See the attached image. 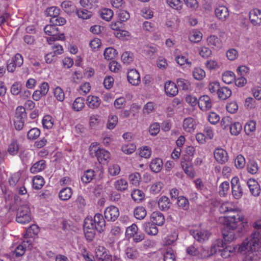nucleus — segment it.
<instances>
[{"mask_svg":"<svg viewBox=\"0 0 261 261\" xmlns=\"http://www.w3.org/2000/svg\"><path fill=\"white\" fill-rule=\"evenodd\" d=\"M19 150V144L17 140H13L9 145L8 151L11 155L17 154Z\"/></svg>","mask_w":261,"mask_h":261,"instance_id":"obj_38","label":"nucleus"},{"mask_svg":"<svg viewBox=\"0 0 261 261\" xmlns=\"http://www.w3.org/2000/svg\"><path fill=\"white\" fill-rule=\"evenodd\" d=\"M146 209L142 206L136 207L134 211V215L138 220L143 219L146 217Z\"/></svg>","mask_w":261,"mask_h":261,"instance_id":"obj_24","label":"nucleus"},{"mask_svg":"<svg viewBox=\"0 0 261 261\" xmlns=\"http://www.w3.org/2000/svg\"><path fill=\"white\" fill-rule=\"evenodd\" d=\"M238 109V106L236 101L231 102L226 106L227 111L231 114L236 113Z\"/></svg>","mask_w":261,"mask_h":261,"instance_id":"obj_62","label":"nucleus"},{"mask_svg":"<svg viewBox=\"0 0 261 261\" xmlns=\"http://www.w3.org/2000/svg\"><path fill=\"white\" fill-rule=\"evenodd\" d=\"M117 50L113 47H108L104 51V56L107 60H112L117 55Z\"/></svg>","mask_w":261,"mask_h":261,"instance_id":"obj_36","label":"nucleus"},{"mask_svg":"<svg viewBox=\"0 0 261 261\" xmlns=\"http://www.w3.org/2000/svg\"><path fill=\"white\" fill-rule=\"evenodd\" d=\"M177 204L184 210H188L189 207V200L184 196H179L178 197Z\"/></svg>","mask_w":261,"mask_h":261,"instance_id":"obj_43","label":"nucleus"},{"mask_svg":"<svg viewBox=\"0 0 261 261\" xmlns=\"http://www.w3.org/2000/svg\"><path fill=\"white\" fill-rule=\"evenodd\" d=\"M93 156H96L98 162L101 163L103 161H106L110 157V153L108 151L98 148L93 150Z\"/></svg>","mask_w":261,"mask_h":261,"instance_id":"obj_16","label":"nucleus"},{"mask_svg":"<svg viewBox=\"0 0 261 261\" xmlns=\"http://www.w3.org/2000/svg\"><path fill=\"white\" fill-rule=\"evenodd\" d=\"M165 91L166 94L173 97L178 93V88L175 84L171 81H168L165 84Z\"/></svg>","mask_w":261,"mask_h":261,"instance_id":"obj_12","label":"nucleus"},{"mask_svg":"<svg viewBox=\"0 0 261 261\" xmlns=\"http://www.w3.org/2000/svg\"><path fill=\"white\" fill-rule=\"evenodd\" d=\"M61 7L62 9L69 15H71L76 10L75 6H74L72 2L68 1H65L62 3Z\"/></svg>","mask_w":261,"mask_h":261,"instance_id":"obj_20","label":"nucleus"},{"mask_svg":"<svg viewBox=\"0 0 261 261\" xmlns=\"http://www.w3.org/2000/svg\"><path fill=\"white\" fill-rule=\"evenodd\" d=\"M94 171L92 170H87L85 171L83 175L81 176V180L85 184L89 183L94 176Z\"/></svg>","mask_w":261,"mask_h":261,"instance_id":"obj_26","label":"nucleus"},{"mask_svg":"<svg viewBox=\"0 0 261 261\" xmlns=\"http://www.w3.org/2000/svg\"><path fill=\"white\" fill-rule=\"evenodd\" d=\"M9 210L12 211H16V221L18 223L25 224L31 221V211L28 205L23 204L17 208L15 204H10Z\"/></svg>","mask_w":261,"mask_h":261,"instance_id":"obj_3","label":"nucleus"},{"mask_svg":"<svg viewBox=\"0 0 261 261\" xmlns=\"http://www.w3.org/2000/svg\"><path fill=\"white\" fill-rule=\"evenodd\" d=\"M127 80L133 85H138L140 82V76L136 69H129L127 72Z\"/></svg>","mask_w":261,"mask_h":261,"instance_id":"obj_8","label":"nucleus"},{"mask_svg":"<svg viewBox=\"0 0 261 261\" xmlns=\"http://www.w3.org/2000/svg\"><path fill=\"white\" fill-rule=\"evenodd\" d=\"M164 261H175V256L171 248L167 249L164 255Z\"/></svg>","mask_w":261,"mask_h":261,"instance_id":"obj_50","label":"nucleus"},{"mask_svg":"<svg viewBox=\"0 0 261 261\" xmlns=\"http://www.w3.org/2000/svg\"><path fill=\"white\" fill-rule=\"evenodd\" d=\"M177 84L179 88L184 90H187L190 86V83L187 80L184 79H178L176 81Z\"/></svg>","mask_w":261,"mask_h":261,"instance_id":"obj_56","label":"nucleus"},{"mask_svg":"<svg viewBox=\"0 0 261 261\" xmlns=\"http://www.w3.org/2000/svg\"><path fill=\"white\" fill-rule=\"evenodd\" d=\"M225 243L221 240H218L217 243L212 245L211 248V254H204L203 256L204 257H208L216 253L218 251H219V249H224L226 247Z\"/></svg>","mask_w":261,"mask_h":261,"instance_id":"obj_17","label":"nucleus"},{"mask_svg":"<svg viewBox=\"0 0 261 261\" xmlns=\"http://www.w3.org/2000/svg\"><path fill=\"white\" fill-rule=\"evenodd\" d=\"M96 224H94L93 220L88 219L85 220L84 224V230L89 229H91L92 230H96Z\"/></svg>","mask_w":261,"mask_h":261,"instance_id":"obj_58","label":"nucleus"},{"mask_svg":"<svg viewBox=\"0 0 261 261\" xmlns=\"http://www.w3.org/2000/svg\"><path fill=\"white\" fill-rule=\"evenodd\" d=\"M40 130L36 127H34L28 132L27 138L29 140H35L40 136Z\"/></svg>","mask_w":261,"mask_h":261,"instance_id":"obj_44","label":"nucleus"},{"mask_svg":"<svg viewBox=\"0 0 261 261\" xmlns=\"http://www.w3.org/2000/svg\"><path fill=\"white\" fill-rule=\"evenodd\" d=\"M44 31L47 35L53 37V35H55L58 31V28L56 25L51 24L46 25L44 28Z\"/></svg>","mask_w":261,"mask_h":261,"instance_id":"obj_42","label":"nucleus"},{"mask_svg":"<svg viewBox=\"0 0 261 261\" xmlns=\"http://www.w3.org/2000/svg\"><path fill=\"white\" fill-rule=\"evenodd\" d=\"M232 118L229 116L224 117L220 122L221 127L223 129L229 128L230 125L232 124Z\"/></svg>","mask_w":261,"mask_h":261,"instance_id":"obj_54","label":"nucleus"},{"mask_svg":"<svg viewBox=\"0 0 261 261\" xmlns=\"http://www.w3.org/2000/svg\"><path fill=\"white\" fill-rule=\"evenodd\" d=\"M194 119L191 117L186 118L183 122V127L187 132H191L194 129Z\"/></svg>","mask_w":261,"mask_h":261,"instance_id":"obj_40","label":"nucleus"},{"mask_svg":"<svg viewBox=\"0 0 261 261\" xmlns=\"http://www.w3.org/2000/svg\"><path fill=\"white\" fill-rule=\"evenodd\" d=\"M181 166L184 169L185 172L189 176L192 177L194 176L193 172V168L191 166H189L188 163L185 161H181Z\"/></svg>","mask_w":261,"mask_h":261,"instance_id":"obj_61","label":"nucleus"},{"mask_svg":"<svg viewBox=\"0 0 261 261\" xmlns=\"http://www.w3.org/2000/svg\"><path fill=\"white\" fill-rule=\"evenodd\" d=\"M133 54L129 51L124 52L121 56V59L124 63L129 64L133 61Z\"/></svg>","mask_w":261,"mask_h":261,"instance_id":"obj_53","label":"nucleus"},{"mask_svg":"<svg viewBox=\"0 0 261 261\" xmlns=\"http://www.w3.org/2000/svg\"><path fill=\"white\" fill-rule=\"evenodd\" d=\"M198 105L199 108L202 111H207L212 107V101L207 95H203L199 98Z\"/></svg>","mask_w":261,"mask_h":261,"instance_id":"obj_7","label":"nucleus"},{"mask_svg":"<svg viewBox=\"0 0 261 261\" xmlns=\"http://www.w3.org/2000/svg\"><path fill=\"white\" fill-rule=\"evenodd\" d=\"M72 194V189L70 188L67 187L60 191L59 196L61 200H67L71 197Z\"/></svg>","mask_w":261,"mask_h":261,"instance_id":"obj_29","label":"nucleus"},{"mask_svg":"<svg viewBox=\"0 0 261 261\" xmlns=\"http://www.w3.org/2000/svg\"><path fill=\"white\" fill-rule=\"evenodd\" d=\"M249 19L253 25L261 24V11L258 9H253L249 13Z\"/></svg>","mask_w":261,"mask_h":261,"instance_id":"obj_10","label":"nucleus"},{"mask_svg":"<svg viewBox=\"0 0 261 261\" xmlns=\"http://www.w3.org/2000/svg\"><path fill=\"white\" fill-rule=\"evenodd\" d=\"M39 232V227L36 225L30 226L27 230V234L28 237H32V235H36Z\"/></svg>","mask_w":261,"mask_h":261,"instance_id":"obj_59","label":"nucleus"},{"mask_svg":"<svg viewBox=\"0 0 261 261\" xmlns=\"http://www.w3.org/2000/svg\"><path fill=\"white\" fill-rule=\"evenodd\" d=\"M87 101L89 107L91 109L98 108L100 103V100L99 97L92 95H89L87 97Z\"/></svg>","mask_w":261,"mask_h":261,"instance_id":"obj_21","label":"nucleus"},{"mask_svg":"<svg viewBox=\"0 0 261 261\" xmlns=\"http://www.w3.org/2000/svg\"><path fill=\"white\" fill-rule=\"evenodd\" d=\"M231 90L227 87H220L217 93L218 97L222 100H225L231 95Z\"/></svg>","mask_w":261,"mask_h":261,"instance_id":"obj_22","label":"nucleus"},{"mask_svg":"<svg viewBox=\"0 0 261 261\" xmlns=\"http://www.w3.org/2000/svg\"><path fill=\"white\" fill-rule=\"evenodd\" d=\"M60 9L56 7H51L47 8L45 11V14L47 16H50L51 18L57 17L60 14Z\"/></svg>","mask_w":261,"mask_h":261,"instance_id":"obj_48","label":"nucleus"},{"mask_svg":"<svg viewBox=\"0 0 261 261\" xmlns=\"http://www.w3.org/2000/svg\"><path fill=\"white\" fill-rule=\"evenodd\" d=\"M224 217V228L222 232L225 242H231L246 231L247 222L243 216L234 209Z\"/></svg>","mask_w":261,"mask_h":261,"instance_id":"obj_1","label":"nucleus"},{"mask_svg":"<svg viewBox=\"0 0 261 261\" xmlns=\"http://www.w3.org/2000/svg\"><path fill=\"white\" fill-rule=\"evenodd\" d=\"M247 185L253 195L257 196L259 194L260 191V186L255 180L253 179H249L247 182Z\"/></svg>","mask_w":261,"mask_h":261,"instance_id":"obj_15","label":"nucleus"},{"mask_svg":"<svg viewBox=\"0 0 261 261\" xmlns=\"http://www.w3.org/2000/svg\"><path fill=\"white\" fill-rule=\"evenodd\" d=\"M194 77L197 80H201L205 76V71L200 68H195L193 72Z\"/></svg>","mask_w":261,"mask_h":261,"instance_id":"obj_52","label":"nucleus"},{"mask_svg":"<svg viewBox=\"0 0 261 261\" xmlns=\"http://www.w3.org/2000/svg\"><path fill=\"white\" fill-rule=\"evenodd\" d=\"M214 154L215 159L220 164H224L228 160L227 153L223 149L217 148Z\"/></svg>","mask_w":261,"mask_h":261,"instance_id":"obj_13","label":"nucleus"},{"mask_svg":"<svg viewBox=\"0 0 261 261\" xmlns=\"http://www.w3.org/2000/svg\"><path fill=\"white\" fill-rule=\"evenodd\" d=\"M119 21L121 22L126 21L129 18V14L125 10H119L116 12Z\"/></svg>","mask_w":261,"mask_h":261,"instance_id":"obj_49","label":"nucleus"},{"mask_svg":"<svg viewBox=\"0 0 261 261\" xmlns=\"http://www.w3.org/2000/svg\"><path fill=\"white\" fill-rule=\"evenodd\" d=\"M50 22L56 26L63 25L66 23V20L64 18L57 16V17L51 18L50 19Z\"/></svg>","mask_w":261,"mask_h":261,"instance_id":"obj_55","label":"nucleus"},{"mask_svg":"<svg viewBox=\"0 0 261 261\" xmlns=\"http://www.w3.org/2000/svg\"><path fill=\"white\" fill-rule=\"evenodd\" d=\"M100 15L102 19L107 21L111 20L113 16V12L112 10L108 8L101 9L100 11Z\"/></svg>","mask_w":261,"mask_h":261,"instance_id":"obj_30","label":"nucleus"},{"mask_svg":"<svg viewBox=\"0 0 261 261\" xmlns=\"http://www.w3.org/2000/svg\"><path fill=\"white\" fill-rule=\"evenodd\" d=\"M156 225L152 222H145L143 225L144 230L148 234L155 236L158 233V229Z\"/></svg>","mask_w":261,"mask_h":261,"instance_id":"obj_18","label":"nucleus"},{"mask_svg":"<svg viewBox=\"0 0 261 261\" xmlns=\"http://www.w3.org/2000/svg\"><path fill=\"white\" fill-rule=\"evenodd\" d=\"M15 117V119L24 120L27 118L25 109L22 106L18 107L16 110Z\"/></svg>","mask_w":261,"mask_h":261,"instance_id":"obj_32","label":"nucleus"},{"mask_svg":"<svg viewBox=\"0 0 261 261\" xmlns=\"http://www.w3.org/2000/svg\"><path fill=\"white\" fill-rule=\"evenodd\" d=\"M190 233L195 240L200 242L207 240L211 235V233L204 230H191Z\"/></svg>","mask_w":261,"mask_h":261,"instance_id":"obj_6","label":"nucleus"},{"mask_svg":"<svg viewBox=\"0 0 261 261\" xmlns=\"http://www.w3.org/2000/svg\"><path fill=\"white\" fill-rule=\"evenodd\" d=\"M158 205L161 210H168L170 206L169 199L166 196L161 197L159 200Z\"/></svg>","mask_w":261,"mask_h":261,"instance_id":"obj_25","label":"nucleus"},{"mask_svg":"<svg viewBox=\"0 0 261 261\" xmlns=\"http://www.w3.org/2000/svg\"><path fill=\"white\" fill-rule=\"evenodd\" d=\"M118 123V117L116 115H110L109 117L107 127L109 129H113Z\"/></svg>","mask_w":261,"mask_h":261,"instance_id":"obj_46","label":"nucleus"},{"mask_svg":"<svg viewBox=\"0 0 261 261\" xmlns=\"http://www.w3.org/2000/svg\"><path fill=\"white\" fill-rule=\"evenodd\" d=\"M121 150L124 153L130 154L135 151L136 145L134 144L125 145L122 147Z\"/></svg>","mask_w":261,"mask_h":261,"instance_id":"obj_60","label":"nucleus"},{"mask_svg":"<svg viewBox=\"0 0 261 261\" xmlns=\"http://www.w3.org/2000/svg\"><path fill=\"white\" fill-rule=\"evenodd\" d=\"M207 44L212 48H218L221 46V42L219 38L215 35H211L207 39Z\"/></svg>","mask_w":261,"mask_h":261,"instance_id":"obj_28","label":"nucleus"},{"mask_svg":"<svg viewBox=\"0 0 261 261\" xmlns=\"http://www.w3.org/2000/svg\"><path fill=\"white\" fill-rule=\"evenodd\" d=\"M229 129H230V133L232 135L237 136L240 133L242 129V126L240 123L236 122L234 123H232Z\"/></svg>","mask_w":261,"mask_h":261,"instance_id":"obj_33","label":"nucleus"},{"mask_svg":"<svg viewBox=\"0 0 261 261\" xmlns=\"http://www.w3.org/2000/svg\"><path fill=\"white\" fill-rule=\"evenodd\" d=\"M234 163L237 168L242 169L245 166V159L242 155L239 154L236 158Z\"/></svg>","mask_w":261,"mask_h":261,"instance_id":"obj_51","label":"nucleus"},{"mask_svg":"<svg viewBox=\"0 0 261 261\" xmlns=\"http://www.w3.org/2000/svg\"><path fill=\"white\" fill-rule=\"evenodd\" d=\"M235 79L234 73L230 71H225L222 74V80L226 84H230Z\"/></svg>","mask_w":261,"mask_h":261,"instance_id":"obj_35","label":"nucleus"},{"mask_svg":"<svg viewBox=\"0 0 261 261\" xmlns=\"http://www.w3.org/2000/svg\"><path fill=\"white\" fill-rule=\"evenodd\" d=\"M54 124L53 118L50 115L45 116L42 120V125L44 128H51Z\"/></svg>","mask_w":261,"mask_h":261,"instance_id":"obj_47","label":"nucleus"},{"mask_svg":"<svg viewBox=\"0 0 261 261\" xmlns=\"http://www.w3.org/2000/svg\"><path fill=\"white\" fill-rule=\"evenodd\" d=\"M93 221L96 224V230L99 232L103 231L106 226V221L103 216L101 214L97 213L95 215Z\"/></svg>","mask_w":261,"mask_h":261,"instance_id":"obj_9","label":"nucleus"},{"mask_svg":"<svg viewBox=\"0 0 261 261\" xmlns=\"http://www.w3.org/2000/svg\"><path fill=\"white\" fill-rule=\"evenodd\" d=\"M45 168V162L40 160L35 163L31 168L30 171L32 173H37L42 171Z\"/></svg>","mask_w":261,"mask_h":261,"instance_id":"obj_27","label":"nucleus"},{"mask_svg":"<svg viewBox=\"0 0 261 261\" xmlns=\"http://www.w3.org/2000/svg\"><path fill=\"white\" fill-rule=\"evenodd\" d=\"M125 253L128 258L136 259L139 256V253L135 247H127L125 250Z\"/></svg>","mask_w":261,"mask_h":261,"instance_id":"obj_39","label":"nucleus"},{"mask_svg":"<svg viewBox=\"0 0 261 261\" xmlns=\"http://www.w3.org/2000/svg\"><path fill=\"white\" fill-rule=\"evenodd\" d=\"M149 167L152 171L155 173H159L162 168L163 161L160 158H155L152 160Z\"/></svg>","mask_w":261,"mask_h":261,"instance_id":"obj_19","label":"nucleus"},{"mask_svg":"<svg viewBox=\"0 0 261 261\" xmlns=\"http://www.w3.org/2000/svg\"><path fill=\"white\" fill-rule=\"evenodd\" d=\"M105 218L108 221H116L119 216L118 208L115 206L111 205L108 207L105 211Z\"/></svg>","mask_w":261,"mask_h":261,"instance_id":"obj_5","label":"nucleus"},{"mask_svg":"<svg viewBox=\"0 0 261 261\" xmlns=\"http://www.w3.org/2000/svg\"><path fill=\"white\" fill-rule=\"evenodd\" d=\"M114 186L117 190L123 191L127 189V182L123 179H120L115 182Z\"/></svg>","mask_w":261,"mask_h":261,"instance_id":"obj_41","label":"nucleus"},{"mask_svg":"<svg viewBox=\"0 0 261 261\" xmlns=\"http://www.w3.org/2000/svg\"><path fill=\"white\" fill-rule=\"evenodd\" d=\"M131 196L134 201L139 203L144 200L145 194L142 191L139 189H135L132 191Z\"/></svg>","mask_w":261,"mask_h":261,"instance_id":"obj_23","label":"nucleus"},{"mask_svg":"<svg viewBox=\"0 0 261 261\" xmlns=\"http://www.w3.org/2000/svg\"><path fill=\"white\" fill-rule=\"evenodd\" d=\"M220 116L215 112H211L208 115V121L212 124H215L220 121Z\"/></svg>","mask_w":261,"mask_h":261,"instance_id":"obj_64","label":"nucleus"},{"mask_svg":"<svg viewBox=\"0 0 261 261\" xmlns=\"http://www.w3.org/2000/svg\"><path fill=\"white\" fill-rule=\"evenodd\" d=\"M151 221L158 226H162L165 223V218L159 211L153 212L150 216Z\"/></svg>","mask_w":261,"mask_h":261,"instance_id":"obj_14","label":"nucleus"},{"mask_svg":"<svg viewBox=\"0 0 261 261\" xmlns=\"http://www.w3.org/2000/svg\"><path fill=\"white\" fill-rule=\"evenodd\" d=\"M44 184V179L41 176H36L33 180V186L35 189L39 190L41 189Z\"/></svg>","mask_w":261,"mask_h":261,"instance_id":"obj_34","label":"nucleus"},{"mask_svg":"<svg viewBox=\"0 0 261 261\" xmlns=\"http://www.w3.org/2000/svg\"><path fill=\"white\" fill-rule=\"evenodd\" d=\"M261 247V234L259 232H254L251 236L239 245V251L241 253L256 252Z\"/></svg>","mask_w":261,"mask_h":261,"instance_id":"obj_2","label":"nucleus"},{"mask_svg":"<svg viewBox=\"0 0 261 261\" xmlns=\"http://www.w3.org/2000/svg\"><path fill=\"white\" fill-rule=\"evenodd\" d=\"M232 195L236 199L240 198L243 195V189L239 179L236 176L231 181Z\"/></svg>","mask_w":261,"mask_h":261,"instance_id":"obj_4","label":"nucleus"},{"mask_svg":"<svg viewBox=\"0 0 261 261\" xmlns=\"http://www.w3.org/2000/svg\"><path fill=\"white\" fill-rule=\"evenodd\" d=\"M54 95L57 99L60 101H62L64 99V93L63 90L59 87H57L54 90Z\"/></svg>","mask_w":261,"mask_h":261,"instance_id":"obj_57","label":"nucleus"},{"mask_svg":"<svg viewBox=\"0 0 261 261\" xmlns=\"http://www.w3.org/2000/svg\"><path fill=\"white\" fill-rule=\"evenodd\" d=\"M75 12L77 16L83 19H87L92 16V13L87 9L83 8L78 10L76 9Z\"/></svg>","mask_w":261,"mask_h":261,"instance_id":"obj_31","label":"nucleus"},{"mask_svg":"<svg viewBox=\"0 0 261 261\" xmlns=\"http://www.w3.org/2000/svg\"><path fill=\"white\" fill-rule=\"evenodd\" d=\"M256 128V122L254 120H251L247 122L244 127L245 133L249 135L251 133L254 132Z\"/></svg>","mask_w":261,"mask_h":261,"instance_id":"obj_45","label":"nucleus"},{"mask_svg":"<svg viewBox=\"0 0 261 261\" xmlns=\"http://www.w3.org/2000/svg\"><path fill=\"white\" fill-rule=\"evenodd\" d=\"M215 12L216 17L222 21H225L229 15L228 8L224 6H219Z\"/></svg>","mask_w":261,"mask_h":261,"instance_id":"obj_11","label":"nucleus"},{"mask_svg":"<svg viewBox=\"0 0 261 261\" xmlns=\"http://www.w3.org/2000/svg\"><path fill=\"white\" fill-rule=\"evenodd\" d=\"M202 38V35L200 32H193L189 36V40L192 42H198Z\"/></svg>","mask_w":261,"mask_h":261,"instance_id":"obj_63","label":"nucleus"},{"mask_svg":"<svg viewBox=\"0 0 261 261\" xmlns=\"http://www.w3.org/2000/svg\"><path fill=\"white\" fill-rule=\"evenodd\" d=\"M84 107V99L82 97H77L74 101L72 108L74 111H80Z\"/></svg>","mask_w":261,"mask_h":261,"instance_id":"obj_37","label":"nucleus"}]
</instances>
